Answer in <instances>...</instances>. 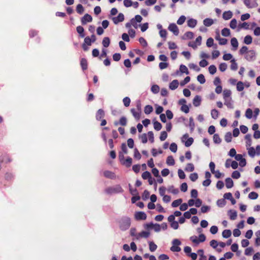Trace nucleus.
<instances>
[{"instance_id": "a18cd8bd", "label": "nucleus", "mask_w": 260, "mask_h": 260, "mask_svg": "<svg viewBox=\"0 0 260 260\" xmlns=\"http://www.w3.org/2000/svg\"><path fill=\"white\" fill-rule=\"evenodd\" d=\"M180 71L182 73H185L187 75L189 74L188 69L185 65H183V64L180 65Z\"/></svg>"}, {"instance_id": "ea45409f", "label": "nucleus", "mask_w": 260, "mask_h": 260, "mask_svg": "<svg viewBox=\"0 0 260 260\" xmlns=\"http://www.w3.org/2000/svg\"><path fill=\"white\" fill-rule=\"evenodd\" d=\"M153 111V107L150 105H147L144 108V112L146 114H149Z\"/></svg>"}, {"instance_id": "8fccbe9b", "label": "nucleus", "mask_w": 260, "mask_h": 260, "mask_svg": "<svg viewBox=\"0 0 260 260\" xmlns=\"http://www.w3.org/2000/svg\"><path fill=\"white\" fill-rule=\"evenodd\" d=\"M189 126L191 132L194 130L195 124L192 117L189 118Z\"/></svg>"}, {"instance_id": "dca6fc26", "label": "nucleus", "mask_w": 260, "mask_h": 260, "mask_svg": "<svg viewBox=\"0 0 260 260\" xmlns=\"http://www.w3.org/2000/svg\"><path fill=\"white\" fill-rule=\"evenodd\" d=\"M233 13L231 11L223 12L222 17L224 20H229L232 17Z\"/></svg>"}, {"instance_id": "5701e85b", "label": "nucleus", "mask_w": 260, "mask_h": 260, "mask_svg": "<svg viewBox=\"0 0 260 260\" xmlns=\"http://www.w3.org/2000/svg\"><path fill=\"white\" fill-rule=\"evenodd\" d=\"M80 64L83 70H85L87 69V61L85 58H82L80 61Z\"/></svg>"}, {"instance_id": "bb28decb", "label": "nucleus", "mask_w": 260, "mask_h": 260, "mask_svg": "<svg viewBox=\"0 0 260 260\" xmlns=\"http://www.w3.org/2000/svg\"><path fill=\"white\" fill-rule=\"evenodd\" d=\"M211 115L213 119H216L219 115V112L216 109H212L211 111Z\"/></svg>"}, {"instance_id": "c85d7f7f", "label": "nucleus", "mask_w": 260, "mask_h": 260, "mask_svg": "<svg viewBox=\"0 0 260 260\" xmlns=\"http://www.w3.org/2000/svg\"><path fill=\"white\" fill-rule=\"evenodd\" d=\"M232 233L230 230H224L222 233V237L224 238H228L231 236Z\"/></svg>"}, {"instance_id": "aec40b11", "label": "nucleus", "mask_w": 260, "mask_h": 260, "mask_svg": "<svg viewBox=\"0 0 260 260\" xmlns=\"http://www.w3.org/2000/svg\"><path fill=\"white\" fill-rule=\"evenodd\" d=\"M121 164L125 165L126 167H129L132 164V158L130 157H127Z\"/></svg>"}, {"instance_id": "f03ea898", "label": "nucleus", "mask_w": 260, "mask_h": 260, "mask_svg": "<svg viewBox=\"0 0 260 260\" xmlns=\"http://www.w3.org/2000/svg\"><path fill=\"white\" fill-rule=\"evenodd\" d=\"M123 191V189L121 186L118 184L109 187L105 189V192L108 194L121 193Z\"/></svg>"}, {"instance_id": "412c9836", "label": "nucleus", "mask_w": 260, "mask_h": 260, "mask_svg": "<svg viewBox=\"0 0 260 260\" xmlns=\"http://www.w3.org/2000/svg\"><path fill=\"white\" fill-rule=\"evenodd\" d=\"M166 163L168 166H174L175 165V160L171 155L169 156L166 160Z\"/></svg>"}, {"instance_id": "338daca9", "label": "nucleus", "mask_w": 260, "mask_h": 260, "mask_svg": "<svg viewBox=\"0 0 260 260\" xmlns=\"http://www.w3.org/2000/svg\"><path fill=\"white\" fill-rule=\"evenodd\" d=\"M178 174L179 177L181 179H184L185 178L186 175H185L184 172L181 169H179L178 170Z\"/></svg>"}, {"instance_id": "423d86ee", "label": "nucleus", "mask_w": 260, "mask_h": 260, "mask_svg": "<svg viewBox=\"0 0 260 260\" xmlns=\"http://www.w3.org/2000/svg\"><path fill=\"white\" fill-rule=\"evenodd\" d=\"M124 19V15L120 13L118 14V15L117 17H113L112 20L114 24H117L119 22H122Z\"/></svg>"}, {"instance_id": "0e129e2a", "label": "nucleus", "mask_w": 260, "mask_h": 260, "mask_svg": "<svg viewBox=\"0 0 260 260\" xmlns=\"http://www.w3.org/2000/svg\"><path fill=\"white\" fill-rule=\"evenodd\" d=\"M214 44V40L212 38H209L207 39V42H206V45L208 47H211Z\"/></svg>"}, {"instance_id": "7c9ffc66", "label": "nucleus", "mask_w": 260, "mask_h": 260, "mask_svg": "<svg viewBox=\"0 0 260 260\" xmlns=\"http://www.w3.org/2000/svg\"><path fill=\"white\" fill-rule=\"evenodd\" d=\"M231 69L233 71H236L238 69V64L237 62H236V60L235 59H232L231 61Z\"/></svg>"}, {"instance_id": "c756f323", "label": "nucleus", "mask_w": 260, "mask_h": 260, "mask_svg": "<svg viewBox=\"0 0 260 260\" xmlns=\"http://www.w3.org/2000/svg\"><path fill=\"white\" fill-rule=\"evenodd\" d=\"M110 43V40L109 38L108 37H105L102 41V44L104 47H108Z\"/></svg>"}, {"instance_id": "79ce46f5", "label": "nucleus", "mask_w": 260, "mask_h": 260, "mask_svg": "<svg viewBox=\"0 0 260 260\" xmlns=\"http://www.w3.org/2000/svg\"><path fill=\"white\" fill-rule=\"evenodd\" d=\"M182 202V200L181 199L176 200L172 202V206L173 207H177L179 205H181Z\"/></svg>"}, {"instance_id": "7ed1b4c3", "label": "nucleus", "mask_w": 260, "mask_h": 260, "mask_svg": "<svg viewBox=\"0 0 260 260\" xmlns=\"http://www.w3.org/2000/svg\"><path fill=\"white\" fill-rule=\"evenodd\" d=\"M172 246L170 248V250L173 252H179L181 251V248L179 245L181 244V242L178 239H174L172 242Z\"/></svg>"}, {"instance_id": "864d4df0", "label": "nucleus", "mask_w": 260, "mask_h": 260, "mask_svg": "<svg viewBox=\"0 0 260 260\" xmlns=\"http://www.w3.org/2000/svg\"><path fill=\"white\" fill-rule=\"evenodd\" d=\"M237 26V21L236 19H233L230 23V26L232 29H235Z\"/></svg>"}, {"instance_id": "49530a36", "label": "nucleus", "mask_w": 260, "mask_h": 260, "mask_svg": "<svg viewBox=\"0 0 260 260\" xmlns=\"http://www.w3.org/2000/svg\"><path fill=\"white\" fill-rule=\"evenodd\" d=\"M153 126H154V128L156 131H157L160 130L162 127V125H161V123L158 121H155L153 123Z\"/></svg>"}, {"instance_id": "680f3d73", "label": "nucleus", "mask_w": 260, "mask_h": 260, "mask_svg": "<svg viewBox=\"0 0 260 260\" xmlns=\"http://www.w3.org/2000/svg\"><path fill=\"white\" fill-rule=\"evenodd\" d=\"M123 103L125 107H128L130 105L131 99L128 97H125L123 99Z\"/></svg>"}, {"instance_id": "0eeeda50", "label": "nucleus", "mask_w": 260, "mask_h": 260, "mask_svg": "<svg viewBox=\"0 0 260 260\" xmlns=\"http://www.w3.org/2000/svg\"><path fill=\"white\" fill-rule=\"evenodd\" d=\"M92 17L90 15L86 14L81 18V23L83 25H85L87 23V22H90L92 21Z\"/></svg>"}, {"instance_id": "09e8293b", "label": "nucleus", "mask_w": 260, "mask_h": 260, "mask_svg": "<svg viewBox=\"0 0 260 260\" xmlns=\"http://www.w3.org/2000/svg\"><path fill=\"white\" fill-rule=\"evenodd\" d=\"M244 84L241 81H239L237 84V90L241 91L244 89Z\"/></svg>"}, {"instance_id": "bf43d9fd", "label": "nucleus", "mask_w": 260, "mask_h": 260, "mask_svg": "<svg viewBox=\"0 0 260 260\" xmlns=\"http://www.w3.org/2000/svg\"><path fill=\"white\" fill-rule=\"evenodd\" d=\"M151 91L154 93H157L159 90V87L157 85H153L151 88Z\"/></svg>"}, {"instance_id": "72a5a7b5", "label": "nucleus", "mask_w": 260, "mask_h": 260, "mask_svg": "<svg viewBox=\"0 0 260 260\" xmlns=\"http://www.w3.org/2000/svg\"><path fill=\"white\" fill-rule=\"evenodd\" d=\"M194 34L191 31H187L185 33L183 36L184 39H191L193 37Z\"/></svg>"}, {"instance_id": "e2e57ef3", "label": "nucleus", "mask_w": 260, "mask_h": 260, "mask_svg": "<svg viewBox=\"0 0 260 260\" xmlns=\"http://www.w3.org/2000/svg\"><path fill=\"white\" fill-rule=\"evenodd\" d=\"M189 178L192 181H196L198 178V175L196 173H192L190 175Z\"/></svg>"}, {"instance_id": "052dcab7", "label": "nucleus", "mask_w": 260, "mask_h": 260, "mask_svg": "<svg viewBox=\"0 0 260 260\" xmlns=\"http://www.w3.org/2000/svg\"><path fill=\"white\" fill-rule=\"evenodd\" d=\"M170 150L173 152H176L177 150V145L175 143H172L171 144L170 146Z\"/></svg>"}, {"instance_id": "f257e3e1", "label": "nucleus", "mask_w": 260, "mask_h": 260, "mask_svg": "<svg viewBox=\"0 0 260 260\" xmlns=\"http://www.w3.org/2000/svg\"><path fill=\"white\" fill-rule=\"evenodd\" d=\"M119 224L120 229L122 231H125L131 225V219L128 217H123L120 219Z\"/></svg>"}, {"instance_id": "2f4dec72", "label": "nucleus", "mask_w": 260, "mask_h": 260, "mask_svg": "<svg viewBox=\"0 0 260 260\" xmlns=\"http://www.w3.org/2000/svg\"><path fill=\"white\" fill-rule=\"evenodd\" d=\"M149 250L151 252L155 251L157 248V245L153 242L152 241L149 242Z\"/></svg>"}, {"instance_id": "69168bd1", "label": "nucleus", "mask_w": 260, "mask_h": 260, "mask_svg": "<svg viewBox=\"0 0 260 260\" xmlns=\"http://www.w3.org/2000/svg\"><path fill=\"white\" fill-rule=\"evenodd\" d=\"M227 69V64L224 63H221L220 64L219 69L221 72H224Z\"/></svg>"}, {"instance_id": "6ab92c4d", "label": "nucleus", "mask_w": 260, "mask_h": 260, "mask_svg": "<svg viewBox=\"0 0 260 260\" xmlns=\"http://www.w3.org/2000/svg\"><path fill=\"white\" fill-rule=\"evenodd\" d=\"M225 186L228 188H231L233 186V181L231 178H227L225 179Z\"/></svg>"}, {"instance_id": "a19ab883", "label": "nucleus", "mask_w": 260, "mask_h": 260, "mask_svg": "<svg viewBox=\"0 0 260 260\" xmlns=\"http://www.w3.org/2000/svg\"><path fill=\"white\" fill-rule=\"evenodd\" d=\"M226 204V201L224 199H219L217 201V205L219 207H223Z\"/></svg>"}, {"instance_id": "a211bd4d", "label": "nucleus", "mask_w": 260, "mask_h": 260, "mask_svg": "<svg viewBox=\"0 0 260 260\" xmlns=\"http://www.w3.org/2000/svg\"><path fill=\"white\" fill-rule=\"evenodd\" d=\"M203 23L205 26L209 27L214 23V21L212 19L208 18L204 20Z\"/></svg>"}, {"instance_id": "6e6d98bb", "label": "nucleus", "mask_w": 260, "mask_h": 260, "mask_svg": "<svg viewBox=\"0 0 260 260\" xmlns=\"http://www.w3.org/2000/svg\"><path fill=\"white\" fill-rule=\"evenodd\" d=\"M245 116L248 119H251L252 118V111L251 109L248 108L246 110L245 112Z\"/></svg>"}, {"instance_id": "37998d69", "label": "nucleus", "mask_w": 260, "mask_h": 260, "mask_svg": "<svg viewBox=\"0 0 260 260\" xmlns=\"http://www.w3.org/2000/svg\"><path fill=\"white\" fill-rule=\"evenodd\" d=\"M221 35L224 37H228L230 35V30L228 28H224L221 30Z\"/></svg>"}, {"instance_id": "b1692460", "label": "nucleus", "mask_w": 260, "mask_h": 260, "mask_svg": "<svg viewBox=\"0 0 260 260\" xmlns=\"http://www.w3.org/2000/svg\"><path fill=\"white\" fill-rule=\"evenodd\" d=\"M252 42V38L250 35H247L244 39V43L247 45L250 44Z\"/></svg>"}, {"instance_id": "f3484780", "label": "nucleus", "mask_w": 260, "mask_h": 260, "mask_svg": "<svg viewBox=\"0 0 260 260\" xmlns=\"http://www.w3.org/2000/svg\"><path fill=\"white\" fill-rule=\"evenodd\" d=\"M232 92L229 89H224L223 92V98L224 100L231 98Z\"/></svg>"}, {"instance_id": "f704fd0d", "label": "nucleus", "mask_w": 260, "mask_h": 260, "mask_svg": "<svg viewBox=\"0 0 260 260\" xmlns=\"http://www.w3.org/2000/svg\"><path fill=\"white\" fill-rule=\"evenodd\" d=\"M248 153L250 156L253 157L255 155V150L253 147L247 148Z\"/></svg>"}, {"instance_id": "c9c22d12", "label": "nucleus", "mask_w": 260, "mask_h": 260, "mask_svg": "<svg viewBox=\"0 0 260 260\" xmlns=\"http://www.w3.org/2000/svg\"><path fill=\"white\" fill-rule=\"evenodd\" d=\"M104 176L108 178L112 179L114 178V174L111 171H106L104 173Z\"/></svg>"}, {"instance_id": "e433bc0d", "label": "nucleus", "mask_w": 260, "mask_h": 260, "mask_svg": "<svg viewBox=\"0 0 260 260\" xmlns=\"http://www.w3.org/2000/svg\"><path fill=\"white\" fill-rule=\"evenodd\" d=\"M76 11L79 14H82L84 11V9L81 4L77 5L76 7Z\"/></svg>"}, {"instance_id": "4c0bfd02", "label": "nucleus", "mask_w": 260, "mask_h": 260, "mask_svg": "<svg viewBox=\"0 0 260 260\" xmlns=\"http://www.w3.org/2000/svg\"><path fill=\"white\" fill-rule=\"evenodd\" d=\"M232 136L231 132H228L225 134L224 136L225 141L228 142H231L232 141Z\"/></svg>"}, {"instance_id": "20e7f679", "label": "nucleus", "mask_w": 260, "mask_h": 260, "mask_svg": "<svg viewBox=\"0 0 260 260\" xmlns=\"http://www.w3.org/2000/svg\"><path fill=\"white\" fill-rule=\"evenodd\" d=\"M245 58L249 61L255 60V52L253 50H249L245 55Z\"/></svg>"}, {"instance_id": "4468645a", "label": "nucleus", "mask_w": 260, "mask_h": 260, "mask_svg": "<svg viewBox=\"0 0 260 260\" xmlns=\"http://www.w3.org/2000/svg\"><path fill=\"white\" fill-rule=\"evenodd\" d=\"M133 116L135 117V118L137 120H139L140 118V115L141 112L140 111H136L135 109H132L131 110Z\"/></svg>"}, {"instance_id": "6e6552de", "label": "nucleus", "mask_w": 260, "mask_h": 260, "mask_svg": "<svg viewBox=\"0 0 260 260\" xmlns=\"http://www.w3.org/2000/svg\"><path fill=\"white\" fill-rule=\"evenodd\" d=\"M135 218L137 220H145L147 215L144 212H138L135 213Z\"/></svg>"}, {"instance_id": "473e14b6", "label": "nucleus", "mask_w": 260, "mask_h": 260, "mask_svg": "<svg viewBox=\"0 0 260 260\" xmlns=\"http://www.w3.org/2000/svg\"><path fill=\"white\" fill-rule=\"evenodd\" d=\"M213 142L215 144H220L221 142V139L220 138L219 135L217 134H215L213 136Z\"/></svg>"}, {"instance_id": "9b49d317", "label": "nucleus", "mask_w": 260, "mask_h": 260, "mask_svg": "<svg viewBox=\"0 0 260 260\" xmlns=\"http://www.w3.org/2000/svg\"><path fill=\"white\" fill-rule=\"evenodd\" d=\"M228 215L231 220H234L237 218V213L235 210H230L228 211Z\"/></svg>"}, {"instance_id": "4be33fe9", "label": "nucleus", "mask_w": 260, "mask_h": 260, "mask_svg": "<svg viewBox=\"0 0 260 260\" xmlns=\"http://www.w3.org/2000/svg\"><path fill=\"white\" fill-rule=\"evenodd\" d=\"M76 30L81 38H83L85 37V35L84 34V29L82 26H77L76 28Z\"/></svg>"}, {"instance_id": "58836bf2", "label": "nucleus", "mask_w": 260, "mask_h": 260, "mask_svg": "<svg viewBox=\"0 0 260 260\" xmlns=\"http://www.w3.org/2000/svg\"><path fill=\"white\" fill-rule=\"evenodd\" d=\"M194 169V166L191 163H188L187 164L185 170L187 172H192Z\"/></svg>"}, {"instance_id": "cd10ccee", "label": "nucleus", "mask_w": 260, "mask_h": 260, "mask_svg": "<svg viewBox=\"0 0 260 260\" xmlns=\"http://www.w3.org/2000/svg\"><path fill=\"white\" fill-rule=\"evenodd\" d=\"M232 46L234 48L235 50L237 49L238 47V42L236 38H233L231 40Z\"/></svg>"}, {"instance_id": "774afa93", "label": "nucleus", "mask_w": 260, "mask_h": 260, "mask_svg": "<svg viewBox=\"0 0 260 260\" xmlns=\"http://www.w3.org/2000/svg\"><path fill=\"white\" fill-rule=\"evenodd\" d=\"M240 176V173L238 171H234L232 174V177L234 179H238Z\"/></svg>"}, {"instance_id": "1a4fd4ad", "label": "nucleus", "mask_w": 260, "mask_h": 260, "mask_svg": "<svg viewBox=\"0 0 260 260\" xmlns=\"http://www.w3.org/2000/svg\"><path fill=\"white\" fill-rule=\"evenodd\" d=\"M201 98L200 96L197 95L193 100V105L195 107H199L201 105Z\"/></svg>"}, {"instance_id": "c03bdc74", "label": "nucleus", "mask_w": 260, "mask_h": 260, "mask_svg": "<svg viewBox=\"0 0 260 260\" xmlns=\"http://www.w3.org/2000/svg\"><path fill=\"white\" fill-rule=\"evenodd\" d=\"M197 80L201 84H204L206 82L204 76L203 74H200L197 77Z\"/></svg>"}, {"instance_id": "a878e982", "label": "nucleus", "mask_w": 260, "mask_h": 260, "mask_svg": "<svg viewBox=\"0 0 260 260\" xmlns=\"http://www.w3.org/2000/svg\"><path fill=\"white\" fill-rule=\"evenodd\" d=\"M245 139L246 140V146L250 147L251 145V137L250 134H247L245 136Z\"/></svg>"}, {"instance_id": "9d476101", "label": "nucleus", "mask_w": 260, "mask_h": 260, "mask_svg": "<svg viewBox=\"0 0 260 260\" xmlns=\"http://www.w3.org/2000/svg\"><path fill=\"white\" fill-rule=\"evenodd\" d=\"M178 81L177 80H174L170 83L169 88L171 90H175L178 87Z\"/></svg>"}, {"instance_id": "5fc2aeb1", "label": "nucleus", "mask_w": 260, "mask_h": 260, "mask_svg": "<svg viewBox=\"0 0 260 260\" xmlns=\"http://www.w3.org/2000/svg\"><path fill=\"white\" fill-rule=\"evenodd\" d=\"M258 197V194L254 191L251 192L248 194V198L251 200H255Z\"/></svg>"}, {"instance_id": "39448f33", "label": "nucleus", "mask_w": 260, "mask_h": 260, "mask_svg": "<svg viewBox=\"0 0 260 260\" xmlns=\"http://www.w3.org/2000/svg\"><path fill=\"white\" fill-rule=\"evenodd\" d=\"M168 29L172 32L174 35L178 36L179 32L178 26L175 23H171Z\"/></svg>"}, {"instance_id": "de8ad7c7", "label": "nucleus", "mask_w": 260, "mask_h": 260, "mask_svg": "<svg viewBox=\"0 0 260 260\" xmlns=\"http://www.w3.org/2000/svg\"><path fill=\"white\" fill-rule=\"evenodd\" d=\"M208 69L209 73L212 75L214 74L217 71L216 67L214 65L210 66Z\"/></svg>"}, {"instance_id": "f8f14e48", "label": "nucleus", "mask_w": 260, "mask_h": 260, "mask_svg": "<svg viewBox=\"0 0 260 260\" xmlns=\"http://www.w3.org/2000/svg\"><path fill=\"white\" fill-rule=\"evenodd\" d=\"M105 116V112L103 110L99 109L96 113V119L97 120H101Z\"/></svg>"}, {"instance_id": "ddd939ff", "label": "nucleus", "mask_w": 260, "mask_h": 260, "mask_svg": "<svg viewBox=\"0 0 260 260\" xmlns=\"http://www.w3.org/2000/svg\"><path fill=\"white\" fill-rule=\"evenodd\" d=\"M224 104L225 105H226L228 108H230V109L234 108L233 102L232 100V98H229L228 99L224 100Z\"/></svg>"}, {"instance_id": "4d7b16f0", "label": "nucleus", "mask_w": 260, "mask_h": 260, "mask_svg": "<svg viewBox=\"0 0 260 260\" xmlns=\"http://www.w3.org/2000/svg\"><path fill=\"white\" fill-rule=\"evenodd\" d=\"M167 133L166 131H162L159 137L160 140L161 141H165L167 139Z\"/></svg>"}, {"instance_id": "3c124183", "label": "nucleus", "mask_w": 260, "mask_h": 260, "mask_svg": "<svg viewBox=\"0 0 260 260\" xmlns=\"http://www.w3.org/2000/svg\"><path fill=\"white\" fill-rule=\"evenodd\" d=\"M185 20V16L184 15H182L179 18V19L177 21V23L179 25H182L184 23Z\"/></svg>"}, {"instance_id": "603ef678", "label": "nucleus", "mask_w": 260, "mask_h": 260, "mask_svg": "<svg viewBox=\"0 0 260 260\" xmlns=\"http://www.w3.org/2000/svg\"><path fill=\"white\" fill-rule=\"evenodd\" d=\"M248 47L246 46H243L239 50V53L241 55L246 54L248 52Z\"/></svg>"}, {"instance_id": "2eb2a0df", "label": "nucleus", "mask_w": 260, "mask_h": 260, "mask_svg": "<svg viewBox=\"0 0 260 260\" xmlns=\"http://www.w3.org/2000/svg\"><path fill=\"white\" fill-rule=\"evenodd\" d=\"M197 24V21L193 18H190L187 21V25L191 28H194Z\"/></svg>"}, {"instance_id": "393cba45", "label": "nucleus", "mask_w": 260, "mask_h": 260, "mask_svg": "<svg viewBox=\"0 0 260 260\" xmlns=\"http://www.w3.org/2000/svg\"><path fill=\"white\" fill-rule=\"evenodd\" d=\"M168 190L169 192L172 193L174 194H177L179 192L178 188H175L173 186H169L168 188Z\"/></svg>"}, {"instance_id": "13d9d810", "label": "nucleus", "mask_w": 260, "mask_h": 260, "mask_svg": "<svg viewBox=\"0 0 260 260\" xmlns=\"http://www.w3.org/2000/svg\"><path fill=\"white\" fill-rule=\"evenodd\" d=\"M151 177V174L148 171H145L142 174V177L143 179H148Z\"/></svg>"}]
</instances>
